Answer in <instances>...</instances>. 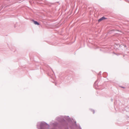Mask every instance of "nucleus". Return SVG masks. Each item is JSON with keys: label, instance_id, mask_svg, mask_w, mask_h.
Listing matches in <instances>:
<instances>
[{"label": "nucleus", "instance_id": "nucleus-1", "mask_svg": "<svg viewBox=\"0 0 129 129\" xmlns=\"http://www.w3.org/2000/svg\"><path fill=\"white\" fill-rule=\"evenodd\" d=\"M106 19H107L106 18H105L104 17H103L99 19L98 21L99 22H100L103 20Z\"/></svg>", "mask_w": 129, "mask_h": 129}, {"label": "nucleus", "instance_id": "nucleus-2", "mask_svg": "<svg viewBox=\"0 0 129 129\" xmlns=\"http://www.w3.org/2000/svg\"><path fill=\"white\" fill-rule=\"evenodd\" d=\"M32 21L33 22L34 24L36 25H39L40 24L37 21H35L33 20H32Z\"/></svg>", "mask_w": 129, "mask_h": 129}]
</instances>
